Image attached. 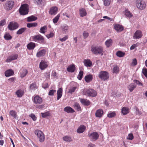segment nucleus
I'll use <instances>...</instances> for the list:
<instances>
[{
	"mask_svg": "<svg viewBox=\"0 0 147 147\" xmlns=\"http://www.w3.org/2000/svg\"><path fill=\"white\" fill-rule=\"evenodd\" d=\"M19 11L21 15H24L28 12V6L27 4H25L21 5L19 9Z\"/></svg>",
	"mask_w": 147,
	"mask_h": 147,
	"instance_id": "obj_1",
	"label": "nucleus"
},
{
	"mask_svg": "<svg viewBox=\"0 0 147 147\" xmlns=\"http://www.w3.org/2000/svg\"><path fill=\"white\" fill-rule=\"evenodd\" d=\"M91 48V51L95 55H97L98 54H101L103 52V48L101 46L92 47Z\"/></svg>",
	"mask_w": 147,
	"mask_h": 147,
	"instance_id": "obj_2",
	"label": "nucleus"
},
{
	"mask_svg": "<svg viewBox=\"0 0 147 147\" xmlns=\"http://www.w3.org/2000/svg\"><path fill=\"white\" fill-rule=\"evenodd\" d=\"M83 94L84 95H88L92 97H95L97 95L96 92L93 89H85L84 90Z\"/></svg>",
	"mask_w": 147,
	"mask_h": 147,
	"instance_id": "obj_3",
	"label": "nucleus"
},
{
	"mask_svg": "<svg viewBox=\"0 0 147 147\" xmlns=\"http://www.w3.org/2000/svg\"><path fill=\"white\" fill-rule=\"evenodd\" d=\"M98 77L102 80L105 81L109 78V74L106 71H102L100 72L98 74Z\"/></svg>",
	"mask_w": 147,
	"mask_h": 147,
	"instance_id": "obj_4",
	"label": "nucleus"
},
{
	"mask_svg": "<svg viewBox=\"0 0 147 147\" xmlns=\"http://www.w3.org/2000/svg\"><path fill=\"white\" fill-rule=\"evenodd\" d=\"M19 26V25L18 23L16 22L12 21L9 22L7 28L9 30L12 31L18 29Z\"/></svg>",
	"mask_w": 147,
	"mask_h": 147,
	"instance_id": "obj_5",
	"label": "nucleus"
},
{
	"mask_svg": "<svg viewBox=\"0 0 147 147\" xmlns=\"http://www.w3.org/2000/svg\"><path fill=\"white\" fill-rule=\"evenodd\" d=\"M32 40L34 42L43 43L44 39L43 37L40 34L35 35L32 37Z\"/></svg>",
	"mask_w": 147,
	"mask_h": 147,
	"instance_id": "obj_6",
	"label": "nucleus"
},
{
	"mask_svg": "<svg viewBox=\"0 0 147 147\" xmlns=\"http://www.w3.org/2000/svg\"><path fill=\"white\" fill-rule=\"evenodd\" d=\"M35 134L39 138V141L41 142H44L45 137L43 132L39 130H36L34 132Z\"/></svg>",
	"mask_w": 147,
	"mask_h": 147,
	"instance_id": "obj_7",
	"label": "nucleus"
},
{
	"mask_svg": "<svg viewBox=\"0 0 147 147\" xmlns=\"http://www.w3.org/2000/svg\"><path fill=\"white\" fill-rule=\"evenodd\" d=\"M88 136L90 139V140L93 142L99 138V135L96 132L88 133Z\"/></svg>",
	"mask_w": 147,
	"mask_h": 147,
	"instance_id": "obj_8",
	"label": "nucleus"
},
{
	"mask_svg": "<svg viewBox=\"0 0 147 147\" xmlns=\"http://www.w3.org/2000/svg\"><path fill=\"white\" fill-rule=\"evenodd\" d=\"M137 7L139 9L142 10L145 8L146 4L144 1L142 0H137L136 2Z\"/></svg>",
	"mask_w": 147,
	"mask_h": 147,
	"instance_id": "obj_9",
	"label": "nucleus"
},
{
	"mask_svg": "<svg viewBox=\"0 0 147 147\" xmlns=\"http://www.w3.org/2000/svg\"><path fill=\"white\" fill-rule=\"evenodd\" d=\"M14 5V2L13 1H10L6 2L4 7L5 10H9L11 9L13 7Z\"/></svg>",
	"mask_w": 147,
	"mask_h": 147,
	"instance_id": "obj_10",
	"label": "nucleus"
},
{
	"mask_svg": "<svg viewBox=\"0 0 147 147\" xmlns=\"http://www.w3.org/2000/svg\"><path fill=\"white\" fill-rule=\"evenodd\" d=\"M48 66V63L47 61L42 60L40 62L39 65V68L41 70H44Z\"/></svg>",
	"mask_w": 147,
	"mask_h": 147,
	"instance_id": "obj_11",
	"label": "nucleus"
},
{
	"mask_svg": "<svg viewBox=\"0 0 147 147\" xmlns=\"http://www.w3.org/2000/svg\"><path fill=\"white\" fill-rule=\"evenodd\" d=\"M46 50L45 49H43L40 50L36 53V56L37 57H40L44 56L45 54Z\"/></svg>",
	"mask_w": 147,
	"mask_h": 147,
	"instance_id": "obj_12",
	"label": "nucleus"
},
{
	"mask_svg": "<svg viewBox=\"0 0 147 147\" xmlns=\"http://www.w3.org/2000/svg\"><path fill=\"white\" fill-rule=\"evenodd\" d=\"M142 34L141 31L140 30L136 31L135 33L134 37V39H139L142 37Z\"/></svg>",
	"mask_w": 147,
	"mask_h": 147,
	"instance_id": "obj_13",
	"label": "nucleus"
},
{
	"mask_svg": "<svg viewBox=\"0 0 147 147\" xmlns=\"http://www.w3.org/2000/svg\"><path fill=\"white\" fill-rule=\"evenodd\" d=\"M114 28L118 32H120L123 30V27L121 25L119 24H116L114 26Z\"/></svg>",
	"mask_w": 147,
	"mask_h": 147,
	"instance_id": "obj_14",
	"label": "nucleus"
},
{
	"mask_svg": "<svg viewBox=\"0 0 147 147\" xmlns=\"http://www.w3.org/2000/svg\"><path fill=\"white\" fill-rule=\"evenodd\" d=\"M58 10V8L56 7H51L49 11L50 14L53 15H55L57 13Z\"/></svg>",
	"mask_w": 147,
	"mask_h": 147,
	"instance_id": "obj_15",
	"label": "nucleus"
},
{
	"mask_svg": "<svg viewBox=\"0 0 147 147\" xmlns=\"http://www.w3.org/2000/svg\"><path fill=\"white\" fill-rule=\"evenodd\" d=\"M42 99L39 96H37L34 98V102L36 104H40L42 102Z\"/></svg>",
	"mask_w": 147,
	"mask_h": 147,
	"instance_id": "obj_16",
	"label": "nucleus"
},
{
	"mask_svg": "<svg viewBox=\"0 0 147 147\" xmlns=\"http://www.w3.org/2000/svg\"><path fill=\"white\" fill-rule=\"evenodd\" d=\"M103 113V111L102 109L97 110L95 113V116L97 117H101Z\"/></svg>",
	"mask_w": 147,
	"mask_h": 147,
	"instance_id": "obj_17",
	"label": "nucleus"
},
{
	"mask_svg": "<svg viewBox=\"0 0 147 147\" xmlns=\"http://www.w3.org/2000/svg\"><path fill=\"white\" fill-rule=\"evenodd\" d=\"M68 26L66 24H64L61 26V28L62 32L63 34H65L68 29Z\"/></svg>",
	"mask_w": 147,
	"mask_h": 147,
	"instance_id": "obj_18",
	"label": "nucleus"
},
{
	"mask_svg": "<svg viewBox=\"0 0 147 147\" xmlns=\"http://www.w3.org/2000/svg\"><path fill=\"white\" fill-rule=\"evenodd\" d=\"M86 128V127L85 126L81 125L78 128L77 131L78 133H82L85 131Z\"/></svg>",
	"mask_w": 147,
	"mask_h": 147,
	"instance_id": "obj_19",
	"label": "nucleus"
},
{
	"mask_svg": "<svg viewBox=\"0 0 147 147\" xmlns=\"http://www.w3.org/2000/svg\"><path fill=\"white\" fill-rule=\"evenodd\" d=\"M76 67L75 65L73 64L69 65L67 68V71L69 72H73L75 70Z\"/></svg>",
	"mask_w": 147,
	"mask_h": 147,
	"instance_id": "obj_20",
	"label": "nucleus"
},
{
	"mask_svg": "<svg viewBox=\"0 0 147 147\" xmlns=\"http://www.w3.org/2000/svg\"><path fill=\"white\" fill-rule=\"evenodd\" d=\"M84 65L87 67H90L92 65V61L89 59H85L84 61Z\"/></svg>",
	"mask_w": 147,
	"mask_h": 147,
	"instance_id": "obj_21",
	"label": "nucleus"
},
{
	"mask_svg": "<svg viewBox=\"0 0 147 147\" xmlns=\"http://www.w3.org/2000/svg\"><path fill=\"white\" fill-rule=\"evenodd\" d=\"M36 46L35 43L32 42H30L27 45V49L29 50L33 49Z\"/></svg>",
	"mask_w": 147,
	"mask_h": 147,
	"instance_id": "obj_22",
	"label": "nucleus"
},
{
	"mask_svg": "<svg viewBox=\"0 0 147 147\" xmlns=\"http://www.w3.org/2000/svg\"><path fill=\"white\" fill-rule=\"evenodd\" d=\"M64 111L68 113H73L74 111L70 107H66L64 108Z\"/></svg>",
	"mask_w": 147,
	"mask_h": 147,
	"instance_id": "obj_23",
	"label": "nucleus"
},
{
	"mask_svg": "<svg viewBox=\"0 0 147 147\" xmlns=\"http://www.w3.org/2000/svg\"><path fill=\"white\" fill-rule=\"evenodd\" d=\"M136 86L134 83H131L128 86L127 88L130 92H132L136 88Z\"/></svg>",
	"mask_w": 147,
	"mask_h": 147,
	"instance_id": "obj_24",
	"label": "nucleus"
},
{
	"mask_svg": "<svg viewBox=\"0 0 147 147\" xmlns=\"http://www.w3.org/2000/svg\"><path fill=\"white\" fill-rule=\"evenodd\" d=\"M80 101L82 104L88 106L90 104V102L87 99H81Z\"/></svg>",
	"mask_w": 147,
	"mask_h": 147,
	"instance_id": "obj_25",
	"label": "nucleus"
},
{
	"mask_svg": "<svg viewBox=\"0 0 147 147\" xmlns=\"http://www.w3.org/2000/svg\"><path fill=\"white\" fill-rule=\"evenodd\" d=\"M113 43V40L111 39L107 40L105 42V45L108 48L112 45Z\"/></svg>",
	"mask_w": 147,
	"mask_h": 147,
	"instance_id": "obj_26",
	"label": "nucleus"
},
{
	"mask_svg": "<svg viewBox=\"0 0 147 147\" xmlns=\"http://www.w3.org/2000/svg\"><path fill=\"white\" fill-rule=\"evenodd\" d=\"M62 89L61 88H60L57 91V100H59L62 96Z\"/></svg>",
	"mask_w": 147,
	"mask_h": 147,
	"instance_id": "obj_27",
	"label": "nucleus"
},
{
	"mask_svg": "<svg viewBox=\"0 0 147 147\" xmlns=\"http://www.w3.org/2000/svg\"><path fill=\"white\" fill-rule=\"evenodd\" d=\"M121 112L123 115H125L129 113V109L126 107H123L121 109Z\"/></svg>",
	"mask_w": 147,
	"mask_h": 147,
	"instance_id": "obj_28",
	"label": "nucleus"
},
{
	"mask_svg": "<svg viewBox=\"0 0 147 147\" xmlns=\"http://www.w3.org/2000/svg\"><path fill=\"white\" fill-rule=\"evenodd\" d=\"M92 79V76L91 74L85 76V80L87 82H90Z\"/></svg>",
	"mask_w": 147,
	"mask_h": 147,
	"instance_id": "obj_29",
	"label": "nucleus"
},
{
	"mask_svg": "<svg viewBox=\"0 0 147 147\" xmlns=\"http://www.w3.org/2000/svg\"><path fill=\"white\" fill-rule=\"evenodd\" d=\"M28 72V71L26 69H23L22 71H20V77L22 78L24 77L27 74Z\"/></svg>",
	"mask_w": 147,
	"mask_h": 147,
	"instance_id": "obj_30",
	"label": "nucleus"
},
{
	"mask_svg": "<svg viewBox=\"0 0 147 147\" xmlns=\"http://www.w3.org/2000/svg\"><path fill=\"white\" fill-rule=\"evenodd\" d=\"M13 74V71L11 69H9L5 72V75L6 77H9L12 75Z\"/></svg>",
	"mask_w": 147,
	"mask_h": 147,
	"instance_id": "obj_31",
	"label": "nucleus"
},
{
	"mask_svg": "<svg viewBox=\"0 0 147 147\" xmlns=\"http://www.w3.org/2000/svg\"><path fill=\"white\" fill-rule=\"evenodd\" d=\"M125 16L127 17L131 18L133 16L132 14L128 10V9H126L125 11Z\"/></svg>",
	"mask_w": 147,
	"mask_h": 147,
	"instance_id": "obj_32",
	"label": "nucleus"
},
{
	"mask_svg": "<svg viewBox=\"0 0 147 147\" xmlns=\"http://www.w3.org/2000/svg\"><path fill=\"white\" fill-rule=\"evenodd\" d=\"M24 93V91L20 90H18L16 92V94L17 95V96L19 97H22Z\"/></svg>",
	"mask_w": 147,
	"mask_h": 147,
	"instance_id": "obj_33",
	"label": "nucleus"
},
{
	"mask_svg": "<svg viewBox=\"0 0 147 147\" xmlns=\"http://www.w3.org/2000/svg\"><path fill=\"white\" fill-rule=\"evenodd\" d=\"M80 14L82 17H83L86 15V13L85 9L82 8L80 10Z\"/></svg>",
	"mask_w": 147,
	"mask_h": 147,
	"instance_id": "obj_34",
	"label": "nucleus"
},
{
	"mask_svg": "<svg viewBox=\"0 0 147 147\" xmlns=\"http://www.w3.org/2000/svg\"><path fill=\"white\" fill-rule=\"evenodd\" d=\"M37 19V17L33 16H32L27 18V21L28 22H30L34 21L36 20Z\"/></svg>",
	"mask_w": 147,
	"mask_h": 147,
	"instance_id": "obj_35",
	"label": "nucleus"
},
{
	"mask_svg": "<svg viewBox=\"0 0 147 147\" xmlns=\"http://www.w3.org/2000/svg\"><path fill=\"white\" fill-rule=\"evenodd\" d=\"M26 28H22L17 32L16 34L18 35L22 34L26 30Z\"/></svg>",
	"mask_w": 147,
	"mask_h": 147,
	"instance_id": "obj_36",
	"label": "nucleus"
},
{
	"mask_svg": "<svg viewBox=\"0 0 147 147\" xmlns=\"http://www.w3.org/2000/svg\"><path fill=\"white\" fill-rule=\"evenodd\" d=\"M125 55V53L122 52L121 51H117L116 53V55L117 56L120 57H124Z\"/></svg>",
	"mask_w": 147,
	"mask_h": 147,
	"instance_id": "obj_37",
	"label": "nucleus"
},
{
	"mask_svg": "<svg viewBox=\"0 0 147 147\" xmlns=\"http://www.w3.org/2000/svg\"><path fill=\"white\" fill-rule=\"evenodd\" d=\"M37 24L36 23H28L27 24V26L29 28H30L34 27L36 26Z\"/></svg>",
	"mask_w": 147,
	"mask_h": 147,
	"instance_id": "obj_38",
	"label": "nucleus"
},
{
	"mask_svg": "<svg viewBox=\"0 0 147 147\" xmlns=\"http://www.w3.org/2000/svg\"><path fill=\"white\" fill-rule=\"evenodd\" d=\"M4 37L6 40H9L12 38L11 36L8 33L4 35Z\"/></svg>",
	"mask_w": 147,
	"mask_h": 147,
	"instance_id": "obj_39",
	"label": "nucleus"
},
{
	"mask_svg": "<svg viewBox=\"0 0 147 147\" xmlns=\"http://www.w3.org/2000/svg\"><path fill=\"white\" fill-rule=\"evenodd\" d=\"M9 114L14 118H16L17 117L16 113L14 111H11L9 112Z\"/></svg>",
	"mask_w": 147,
	"mask_h": 147,
	"instance_id": "obj_40",
	"label": "nucleus"
},
{
	"mask_svg": "<svg viewBox=\"0 0 147 147\" xmlns=\"http://www.w3.org/2000/svg\"><path fill=\"white\" fill-rule=\"evenodd\" d=\"M47 29L46 26H43L40 28V32L42 34H45V30H47Z\"/></svg>",
	"mask_w": 147,
	"mask_h": 147,
	"instance_id": "obj_41",
	"label": "nucleus"
},
{
	"mask_svg": "<svg viewBox=\"0 0 147 147\" xmlns=\"http://www.w3.org/2000/svg\"><path fill=\"white\" fill-rule=\"evenodd\" d=\"M116 115L115 112H110L107 114V116L109 118H112L114 117Z\"/></svg>",
	"mask_w": 147,
	"mask_h": 147,
	"instance_id": "obj_42",
	"label": "nucleus"
},
{
	"mask_svg": "<svg viewBox=\"0 0 147 147\" xmlns=\"http://www.w3.org/2000/svg\"><path fill=\"white\" fill-rule=\"evenodd\" d=\"M50 113L49 112H47L44 113H41V116L43 118H46L50 115Z\"/></svg>",
	"mask_w": 147,
	"mask_h": 147,
	"instance_id": "obj_43",
	"label": "nucleus"
},
{
	"mask_svg": "<svg viewBox=\"0 0 147 147\" xmlns=\"http://www.w3.org/2000/svg\"><path fill=\"white\" fill-rule=\"evenodd\" d=\"M63 139L64 141L67 142H70L72 140L71 137L67 136L64 137Z\"/></svg>",
	"mask_w": 147,
	"mask_h": 147,
	"instance_id": "obj_44",
	"label": "nucleus"
},
{
	"mask_svg": "<svg viewBox=\"0 0 147 147\" xmlns=\"http://www.w3.org/2000/svg\"><path fill=\"white\" fill-rule=\"evenodd\" d=\"M119 71V67L116 65H115L113 66V72L117 73H118Z\"/></svg>",
	"mask_w": 147,
	"mask_h": 147,
	"instance_id": "obj_45",
	"label": "nucleus"
},
{
	"mask_svg": "<svg viewBox=\"0 0 147 147\" xmlns=\"http://www.w3.org/2000/svg\"><path fill=\"white\" fill-rule=\"evenodd\" d=\"M83 74V72L82 71H80L79 74L77 77V78L79 80H81V79L82 78Z\"/></svg>",
	"mask_w": 147,
	"mask_h": 147,
	"instance_id": "obj_46",
	"label": "nucleus"
},
{
	"mask_svg": "<svg viewBox=\"0 0 147 147\" xmlns=\"http://www.w3.org/2000/svg\"><path fill=\"white\" fill-rule=\"evenodd\" d=\"M59 15L58 14L53 19V22L55 24L57 22L59 19Z\"/></svg>",
	"mask_w": 147,
	"mask_h": 147,
	"instance_id": "obj_47",
	"label": "nucleus"
},
{
	"mask_svg": "<svg viewBox=\"0 0 147 147\" xmlns=\"http://www.w3.org/2000/svg\"><path fill=\"white\" fill-rule=\"evenodd\" d=\"M74 107L75 109L79 111L80 110V107L79 104L77 103H75L74 105Z\"/></svg>",
	"mask_w": 147,
	"mask_h": 147,
	"instance_id": "obj_48",
	"label": "nucleus"
},
{
	"mask_svg": "<svg viewBox=\"0 0 147 147\" xmlns=\"http://www.w3.org/2000/svg\"><path fill=\"white\" fill-rule=\"evenodd\" d=\"M139 45V43H137L135 44H133L130 48L131 50H133L135 48L137 47Z\"/></svg>",
	"mask_w": 147,
	"mask_h": 147,
	"instance_id": "obj_49",
	"label": "nucleus"
},
{
	"mask_svg": "<svg viewBox=\"0 0 147 147\" xmlns=\"http://www.w3.org/2000/svg\"><path fill=\"white\" fill-rule=\"evenodd\" d=\"M142 72L145 76L147 78V69L145 68H143Z\"/></svg>",
	"mask_w": 147,
	"mask_h": 147,
	"instance_id": "obj_50",
	"label": "nucleus"
},
{
	"mask_svg": "<svg viewBox=\"0 0 147 147\" xmlns=\"http://www.w3.org/2000/svg\"><path fill=\"white\" fill-rule=\"evenodd\" d=\"M104 2V5L105 6L109 5L110 3V0H102Z\"/></svg>",
	"mask_w": 147,
	"mask_h": 147,
	"instance_id": "obj_51",
	"label": "nucleus"
},
{
	"mask_svg": "<svg viewBox=\"0 0 147 147\" xmlns=\"http://www.w3.org/2000/svg\"><path fill=\"white\" fill-rule=\"evenodd\" d=\"M36 87V84L35 83H32L30 84V90H34Z\"/></svg>",
	"mask_w": 147,
	"mask_h": 147,
	"instance_id": "obj_52",
	"label": "nucleus"
},
{
	"mask_svg": "<svg viewBox=\"0 0 147 147\" xmlns=\"http://www.w3.org/2000/svg\"><path fill=\"white\" fill-rule=\"evenodd\" d=\"M76 88V87H72L70 89H69L68 92L71 94L72 93L74 92Z\"/></svg>",
	"mask_w": 147,
	"mask_h": 147,
	"instance_id": "obj_53",
	"label": "nucleus"
},
{
	"mask_svg": "<svg viewBox=\"0 0 147 147\" xmlns=\"http://www.w3.org/2000/svg\"><path fill=\"white\" fill-rule=\"evenodd\" d=\"M68 36L66 35L62 38H60L59 40L61 42H63L67 40L68 38Z\"/></svg>",
	"mask_w": 147,
	"mask_h": 147,
	"instance_id": "obj_54",
	"label": "nucleus"
},
{
	"mask_svg": "<svg viewBox=\"0 0 147 147\" xmlns=\"http://www.w3.org/2000/svg\"><path fill=\"white\" fill-rule=\"evenodd\" d=\"M54 35V33L53 32H51L50 34L46 35V36L48 38H49L53 37Z\"/></svg>",
	"mask_w": 147,
	"mask_h": 147,
	"instance_id": "obj_55",
	"label": "nucleus"
},
{
	"mask_svg": "<svg viewBox=\"0 0 147 147\" xmlns=\"http://www.w3.org/2000/svg\"><path fill=\"white\" fill-rule=\"evenodd\" d=\"M134 82L135 83L137 84L139 86H142L143 84H142L139 81L135 80H134Z\"/></svg>",
	"mask_w": 147,
	"mask_h": 147,
	"instance_id": "obj_56",
	"label": "nucleus"
},
{
	"mask_svg": "<svg viewBox=\"0 0 147 147\" xmlns=\"http://www.w3.org/2000/svg\"><path fill=\"white\" fill-rule=\"evenodd\" d=\"M134 137L132 134H128L127 139L129 140H132L133 138Z\"/></svg>",
	"mask_w": 147,
	"mask_h": 147,
	"instance_id": "obj_57",
	"label": "nucleus"
},
{
	"mask_svg": "<svg viewBox=\"0 0 147 147\" xmlns=\"http://www.w3.org/2000/svg\"><path fill=\"white\" fill-rule=\"evenodd\" d=\"M56 92L55 90H50L49 93V95L50 96L53 95L54 93Z\"/></svg>",
	"mask_w": 147,
	"mask_h": 147,
	"instance_id": "obj_58",
	"label": "nucleus"
},
{
	"mask_svg": "<svg viewBox=\"0 0 147 147\" xmlns=\"http://www.w3.org/2000/svg\"><path fill=\"white\" fill-rule=\"evenodd\" d=\"M6 21L5 20H3L0 21V26H4L5 24Z\"/></svg>",
	"mask_w": 147,
	"mask_h": 147,
	"instance_id": "obj_59",
	"label": "nucleus"
},
{
	"mask_svg": "<svg viewBox=\"0 0 147 147\" xmlns=\"http://www.w3.org/2000/svg\"><path fill=\"white\" fill-rule=\"evenodd\" d=\"M18 55L17 54H14L12 55L11 56H10L13 60H16L18 58Z\"/></svg>",
	"mask_w": 147,
	"mask_h": 147,
	"instance_id": "obj_60",
	"label": "nucleus"
},
{
	"mask_svg": "<svg viewBox=\"0 0 147 147\" xmlns=\"http://www.w3.org/2000/svg\"><path fill=\"white\" fill-rule=\"evenodd\" d=\"M83 35L84 38H86L88 36V34L86 31H84L83 33Z\"/></svg>",
	"mask_w": 147,
	"mask_h": 147,
	"instance_id": "obj_61",
	"label": "nucleus"
},
{
	"mask_svg": "<svg viewBox=\"0 0 147 147\" xmlns=\"http://www.w3.org/2000/svg\"><path fill=\"white\" fill-rule=\"evenodd\" d=\"M30 116L34 121L36 120V117H35L34 115L32 114L30 115Z\"/></svg>",
	"mask_w": 147,
	"mask_h": 147,
	"instance_id": "obj_62",
	"label": "nucleus"
},
{
	"mask_svg": "<svg viewBox=\"0 0 147 147\" xmlns=\"http://www.w3.org/2000/svg\"><path fill=\"white\" fill-rule=\"evenodd\" d=\"M35 3L38 5H39L41 3L42 0H34Z\"/></svg>",
	"mask_w": 147,
	"mask_h": 147,
	"instance_id": "obj_63",
	"label": "nucleus"
},
{
	"mask_svg": "<svg viewBox=\"0 0 147 147\" xmlns=\"http://www.w3.org/2000/svg\"><path fill=\"white\" fill-rule=\"evenodd\" d=\"M137 60L136 59H133L132 64L133 65L135 66L137 65Z\"/></svg>",
	"mask_w": 147,
	"mask_h": 147,
	"instance_id": "obj_64",
	"label": "nucleus"
}]
</instances>
